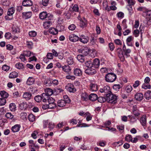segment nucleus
Instances as JSON below:
<instances>
[{
    "label": "nucleus",
    "instance_id": "obj_1",
    "mask_svg": "<svg viewBox=\"0 0 151 151\" xmlns=\"http://www.w3.org/2000/svg\"><path fill=\"white\" fill-rule=\"evenodd\" d=\"M64 99L59 100L58 101L57 104L58 106L63 107L65 106L66 104H69L70 102V100L67 95L63 96Z\"/></svg>",
    "mask_w": 151,
    "mask_h": 151
},
{
    "label": "nucleus",
    "instance_id": "obj_2",
    "mask_svg": "<svg viewBox=\"0 0 151 151\" xmlns=\"http://www.w3.org/2000/svg\"><path fill=\"white\" fill-rule=\"evenodd\" d=\"M106 97V101L108 102L111 103H115L116 102L117 96L111 93L107 94Z\"/></svg>",
    "mask_w": 151,
    "mask_h": 151
},
{
    "label": "nucleus",
    "instance_id": "obj_3",
    "mask_svg": "<svg viewBox=\"0 0 151 151\" xmlns=\"http://www.w3.org/2000/svg\"><path fill=\"white\" fill-rule=\"evenodd\" d=\"M116 78V75L112 73H109L105 76V80L106 82H113Z\"/></svg>",
    "mask_w": 151,
    "mask_h": 151
},
{
    "label": "nucleus",
    "instance_id": "obj_4",
    "mask_svg": "<svg viewBox=\"0 0 151 151\" xmlns=\"http://www.w3.org/2000/svg\"><path fill=\"white\" fill-rule=\"evenodd\" d=\"M100 91L101 93H104V95H105V96L107 95V94L111 93L110 88L109 86H107L101 88L100 89Z\"/></svg>",
    "mask_w": 151,
    "mask_h": 151
},
{
    "label": "nucleus",
    "instance_id": "obj_5",
    "mask_svg": "<svg viewBox=\"0 0 151 151\" xmlns=\"http://www.w3.org/2000/svg\"><path fill=\"white\" fill-rule=\"evenodd\" d=\"M65 88L70 92L74 93L76 91V89L75 88L74 85L72 83L68 84L65 86Z\"/></svg>",
    "mask_w": 151,
    "mask_h": 151
},
{
    "label": "nucleus",
    "instance_id": "obj_6",
    "mask_svg": "<svg viewBox=\"0 0 151 151\" xmlns=\"http://www.w3.org/2000/svg\"><path fill=\"white\" fill-rule=\"evenodd\" d=\"M78 51L79 52L81 53L83 56H86L89 53V49L88 47H86L83 48L78 49Z\"/></svg>",
    "mask_w": 151,
    "mask_h": 151
},
{
    "label": "nucleus",
    "instance_id": "obj_7",
    "mask_svg": "<svg viewBox=\"0 0 151 151\" xmlns=\"http://www.w3.org/2000/svg\"><path fill=\"white\" fill-rule=\"evenodd\" d=\"M85 73L88 75H92L96 73V70L93 68H88L85 70Z\"/></svg>",
    "mask_w": 151,
    "mask_h": 151
},
{
    "label": "nucleus",
    "instance_id": "obj_8",
    "mask_svg": "<svg viewBox=\"0 0 151 151\" xmlns=\"http://www.w3.org/2000/svg\"><path fill=\"white\" fill-rule=\"evenodd\" d=\"M32 97V94L31 93L25 92L24 93L23 98L26 101L30 100Z\"/></svg>",
    "mask_w": 151,
    "mask_h": 151
},
{
    "label": "nucleus",
    "instance_id": "obj_9",
    "mask_svg": "<svg viewBox=\"0 0 151 151\" xmlns=\"http://www.w3.org/2000/svg\"><path fill=\"white\" fill-rule=\"evenodd\" d=\"M69 39L70 41L75 42L79 40V37L74 34H72L69 36Z\"/></svg>",
    "mask_w": 151,
    "mask_h": 151
},
{
    "label": "nucleus",
    "instance_id": "obj_10",
    "mask_svg": "<svg viewBox=\"0 0 151 151\" xmlns=\"http://www.w3.org/2000/svg\"><path fill=\"white\" fill-rule=\"evenodd\" d=\"M89 37L87 36L83 35L81 37L79 38V41L84 44L86 43L89 40Z\"/></svg>",
    "mask_w": 151,
    "mask_h": 151
},
{
    "label": "nucleus",
    "instance_id": "obj_11",
    "mask_svg": "<svg viewBox=\"0 0 151 151\" xmlns=\"http://www.w3.org/2000/svg\"><path fill=\"white\" fill-rule=\"evenodd\" d=\"M49 14H47L46 12H43L40 13L39 14V17L41 19H44L46 18H49Z\"/></svg>",
    "mask_w": 151,
    "mask_h": 151
},
{
    "label": "nucleus",
    "instance_id": "obj_12",
    "mask_svg": "<svg viewBox=\"0 0 151 151\" xmlns=\"http://www.w3.org/2000/svg\"><path fill=\"white\" fill-rule=\"evenodd\" d=\"M98 89L97 85L95 83H91L90 85V90L92 91H96Z\"/></svg>",
    "mask_w": 151,
    "mask_h": 151
},
{
    "label": "nucleus",
    "instance_id": "obj_13",
    "mask_svg": "<svg viewBox=\"0 0 151 151\" xmlns=\"http://www.w3.org/2000/svg\"><path fill=\"white\" fill-rule=\"evenodd\" d=\"M100 65V61L99 59L96 58L92 62L93 68H98Z\"/></svg>",
    "mask_w": 151,
    "mask_h": 151
},
{
    "label": "nucleus",
    "instance_id": "obj_14",
    "mask_svg": "<svg viewBox=\"0 0 151 151\" xmlns=\"http://www.w3.org/2000/svg\"><path fill=\"white\" fill-rule=\"evenodd\" d=\"M22 4L24 6H32V3L31 0H24L22 3Z\"/></svg>",
    "mask_w": 151,
    "mask_h": 151
},
{
    "label": "nucleus",
    "instance_id": "obj_15",
    "mask_svg": "<svg viewBox=\"0 0 151 151\" xmlns=\"http://www.w3.org/2000/svg\"><path fill=\"white\" fill-rule=\"evenodd\" d=\"M21 126L19 124H16L13 126L11 128V130L14 132H18Z\"/></svg>",
    "mask_w": 151,
    "mask_h": 151
},
{
    "label": "nucleus",
    "instance_id": "obj_16",
    "mask_svg": "<svg viewBox=\"0 0 151 151\" xmlns=\"http://www.w3.org/2000/svg\"><path fill=\"white\" fill-rule=\"evenodd\" d=\"M143 95L142 93H137L135 95V99L139 101H141L143 98Z\"/></svg>",
    "mask_w": 151,
    "mask_h": 151
},
{
    "label": "nucleus",
    "instance_id": "obj_17",
    "mask_svg": "<svg viewBox=\"0 0 151 151\" xmlns=\"http://www.w3.org/2000/svg\"><path fill=\"white\" fill-rule=\"evenodd\" d=\"M23 17L25 19H27L31 17L32 15L31 12H23L22 13Z\"/></svg>",
    "mask_w": 151,
    "mask_h": 151
},
{
    "label": "nucleus",
    "instance_id": "obj_18",
    "mask_svg": "<svg viewBox=\"0 0 151 151\" xmlns=\"http://www.w3.org/2000/svg\"><path fill=\"white\" fill-rule=\"evenodd\" d=\"M96 37H95L94 36H91V39L90 40V45H96L97 46V45L96 44Z\"/></svg>",
    "mask_w": 151,
    "mask_h": 151
},
{
    "label": "nucleus",
    "instance_id": "obj_19",
    "mask_svg": "<svg viewBox=\"0 0 151 151\" xmlns=\"http://www.w3.org/2000/svg\"><path fill=\"white\" fill-rule=\"evenodd\" d=\"M50 97L49 96L46 94V93H43L42 94V101L44 102H47Z\"/></svg>",
    "mask_w": 151,
    "mask_h": 151
},
{
    "label": "nucleus",
    "instance_id": "obj_20",
    "mask_svg": "<svg viewBox=\"0 0 151 151\" xmlns=\"http://www.w3.org/2000/svg\"><path fill=\"white\" fill-rule=\"evenodd\" d=\"M74 74L76 76H81L82 75V71L80 69L77 68L74 69Z\"/></svg>",
    "mask_w": 151,
    "mask_h": 151
},
{
    "label": "nucleus",
    "instance_id": "obj_21",
    "mask_svg": "<svg viewBox=\"0 0 151 151\" xmlns=\"http://www.w3.org/2000/svg\"><path fill=\"white\" fill-rule=\"evenodd\" d=\"M52 24V22L50 20L45 22L43 23V26L45 29L48 28Z\"/></svg>",
    "mask_w": 151,
    "mask_h": 151
},
{
    "label": "nucleus",
    "instance_id": "obj_22",
    "mask_svg": "<svg viewBox=\"0 0 151 151\" xmlns=\"http://www.w3.org/2000/svg\"><path fill=\"white\" fill-rule=\"evenodd\" d=\"M0 94L1 97L4 99L7 98L9 96L8 93L4 91H1Z\"/></svg>",
    "mask_w": 151,
    "mask_h": 151
},
{
    "label": "nucleus",
    "instance_id": "obj_23",
    "mask_svg": "<svg viewBox=\"0 0 151 151\" xmlns=\"http://www.w3.org/2000/svg\"><path fill=\"white\" fill-rule=\"evenodd\" d=\"M98 98V96L97 95L94 93H92L89 96V99L92 101H96Z\"/></svg>",
    "mask_w": 151,
    "mask_h": 151
},
{
    "label": "nucleus",
    "instance_id": "obj_24",
    "mask_svg": "<svg viewBox=\"0 0 151 151\" xmlns=\"http://www.w3.org/2000/svg\"><path fill=\"white\" fill-rule=\"evenodd\" d=\"M144 97L145 98L148 100L151 99V91H147L145 93L144 95Z\"/></svg>",
    "mask_w": 151,
    "mask_h": 151
},
{
    "label": "nucleus",
    "instance_id": "obj_25",
    "mask_svg": "<svg viewBox=\"0 0 151 151\" xmlns=\"http://www.w3.org/2000/svg\"><path fill=\"white\" fill-rule=\"evenodd\" d=\"M35 81L34 79L32 77H29L28 79L27 83L28 85H30L32 84Z\"/></svg>",
    "mask_w": 151,
    "mask_h": 151
},
{
    "label": "nucleus",
    "instance_id": "obj_26",
    "mask_svg": "<svg viewBox=\"0 0 151 151\" xmlns=\"http://www.w3.org/2000/svg\"><path fill=\"white\" fill-rule=\"evenodd\" d=\"M51 81L49 78L45 79L44 81V84L47 86H50L52 85Z\"/></svg>",
    "mask_w": 151,
    "mask_h": 151
},
{
    "label": "nucleus",
    "instance_id": "obj_27",
    "mask_svg": "<svg viewBox=\"0 0 151 151\" xmlns=\"http://www.w3.org/2000/svg\"><path fill=\"white\" fill-rule=\"evenodd\" d=\"M18 76V73L15 72H13L10 73L9 75V77L11 78H15Z\"/></svg>",
    "mask_w": 151,
    "mask_h": 151
},
{
    "label": "nucleus",
    "instance_id": "obj_28",
    "mask_svg": "<svg viewBox=\"0 0 151 151\" xmlns=\"http://www.w3.org/2000/svg\"><path fill=\"white\" fill-rule=\"evenodd\" d=\"M49 32L53 35H56L58 33V30L54 28H50L49 29Z\"/></svg>",
    "mask_w": 151,
    "mask_h": 151
},
{
    "label": "nucleus",
    "instance_id": "obj_29",
    "mask_svg": "<svg viewBox=\"0 0 151 151\" xmlns=\"http://www.w3.org/2000/svg\"><path fill=\"white\" fill-rule=\"evenodd\" d=\"M15 8L14 7H11L9 9L7 12V14L9 16L12 15L14 12Z\"/></svg>",
    "mask_w": 151,
    "mask_h": 151
},
{
    "label": "nucleus",
    "instance_id": "obj_30",
    "mask_svg": "<svg viewBox=\"0 0 151 151\" xmlns=\"http://www.w3.org/2000/svg\"><path fill=\"white\" fill-rule=\"evenodd\" d=\"M133 37L131 36L128 37L126 40V42L128 45L129 46H132V44L129 43L133 39Z\"/></svg>",
    "mask_w": 151,
    "mask_h": 151
},
{
    "label": "nucleus",
    "instance_id": "obj_31",
    "mask_svg": "<svg viewBox=\"0 0 151 151\" xmlns=\"http://www.w3.org/2000/svg\"><path fill=\"white\" fill-rule=\"evenodd\" d=\"M124 53V55L126 56V57H128L130 56L129 54L131 52V50L129 49H125L123 50Z\"/></svg>",
    "mask_w": 151,
    "mask_h": 151
},
{
    "label": "nucleus",
    "instance_id": "obj_32",
    "mask_svg": "<svg viewBox=\"0 0 151 151\" xmlns=\"http://www.w3.org/2000/svg\"><path fill=\"white\" fill-rule=\"evenodd\" d=\"M88 95L86 92L82 93L81 95V99L83 101H86L88 99Z\"/></svg>",
    "mask_w": 151,
    "mask_h": 151
},
{
    "label": "nucleus",
    "instance_id": "obj_33",
    "mask_svg": "<svg viewBox=\"0 0 151 151\" xmlns=\"http://www.w3.org/2000/svg\"><path fill=\"white\" fill-rule=\"evenodd\" d=\"M62 68L63 70L65 72H69L71 70L70 67L68 66L65 65Z\"/></svg>",
    "mask_w": 151,
    "mask_h": 151
},
{
    "label": "nucleus",
    "instance_id": "obj_34",
    "mask_svg": "<svg viewBox=\"0 0 151 151\" xmlns=\"http://www.w3.org/2000/svg\"><path fill=\"white\" fill-rule=\"evenodd\" d=\"M85 65L88 68H93L92 62L90 60H87L85 63Z\"/></svg>",
    "mask_w": 151,
    "mask_h": 151
},
{
    "label": "nucleus",
    "instance_id": "obj_35",
    "mask_svg": "<svg viewBox=\"0 0 151 151\" xmlns=\"http://www.w3.org/2000/svg\"><path fill=\"white\" fill-rule=\"evenodd\" d=\"M84 56L79 55H77V58L78 60L81 63H83L84 61Z\"/></svg>",
    "mask_w": 151,
    "mask_h": 151
},
{
    "label": "nucleus",
    "instance_id": "obj_36",
    "mask_svg": "<svg viewBox=\"0 0 151 151\" xmlns=\"http://www.w3.org/2000/svg\"><path fill=\"white\" fill-rule=\"evenodd\" d=\"M67 61L69 65H71L73 64V58L71 56L68 57L67 59Z\"/></svg>",
    "mask_w": 151,
    "mask_h": 151
},
{
    "label": "nucleus",
    "instance_id": "obj_37",
    "mask_svg": "<svg viewBox=\"0 0 151 151\" xmlns=\"http://www.w3.org/2000/svg\"><path fill=\"white\" fill-rule=\"evenodd\" d=\"M46 91V93H45L49 96L51 95L53 93V91L52 90L49 88H47Z\"/></svg>",
    "mask_w": 151,
    "mask_h": 151
},
{
    "label": "nucleus",
    "instance_id": "obj_38",
    "mask_svg": "<svg viewBox=\"0 0 151 151\" xmlns=\"http://www.w3.org/2000/svg\"><path fill=\"white\" fill-rule=\"evenodd\" d=\"M10 109L11 111H14L16 109V106L14 103H11L9 105Z\"/></svg>",
    "mask_w": 151,
    "mask_h": 151
},
{
    "label": "nucleus",
    "instance_id": "obj_39",
    "mask_svg": "<svg viewBox=\"0 0 151 151\" xmlns=\"http://www.w3.org/2000/svg\"><path fill=\"white\" fill-rule=\"evenodd\" d=\"M34 99L36 102H40L41 101L42 99V95L40 96L37 95L34 98Z\"/></svg>",
    "mask_w": 151,
    "mask_h": 151
},
{
    "label": "nucleus",
    "instance_id": "obj_40",
    "mask_svg": "<svg viewBox=\"0 0 151 151\" xmlns=\"http://www.w3.org/2000/svg\"><path fill=\"white\" fill-rule=\"evenodd\" d=\"M16 67L18 69H22L24 68V65L22 63H18L16 64Z\"/></svg>",
    "mask_w": 151,
    "mask_h": 151
},
{
    "label": "nucleus",
    "instance_id": "obj_41",
    "mask_svg": "<svg viewBox=\"0 0 151 151\" xmlns=\"http://www.w3.org/2000/svg\"><path fill=\"white\" fill-rule=\"evenodd\" d=\"M97 99L98 101L101 103H103L106 101V97H99V98L98 97Z\"/></svg>",
    "mask_w": 151,
    "mask_h": 151
},
{
    "label": "nucleus",
    "instance_id": "obj_42",
    "mask_svg": "<svg viewBox=\"0 0 151 151\" xmlns=\"http://www.w3.org/2000/svg\"><path fill=\"white\" fill-rule=\"evenodd\" d=\"M132 89V87L131 85H128L125 88V90L127 93H130Z\"/></svg>",
    "mask_w": 151,
    "mask_h": 151
},
{
    "label": "nucleus",
    "instance_id": "obj_43",
    "mask_svg": "<svg viewBox=\"0 0 151 151\" xmlns=\"http://www.w3.org/2000/svg\"><path fill=\"white\" fill-rule=\"evenodd\" d=\"M29 121L31 122H34L35 119V116L33 114H30L28 116Z\"/></svg>",
    "mask_w": 151,
    "mask_h": 151
},
{
    "label": "nucleus",
    "instance_id": "obj_44",
    "mask_svg": "<svg viewBox=\"0 0 151 151\" xmlns=\"http://www.w3.org/2000/svg\"><path fill=\"white\" fill-rule=\"evenodd\" d=\"M5 117L7 119H12L14 117V115L11 113L8 112L5 115Z\"/></svg>",
    "mask_w": 151,
    "mask_h": 151
},
{
    "label": "nucleus",
    "instance_id": "obj_45",
    "mask_svg": "<svg viewBox=\"0 0 151 151\" xmlns=\"http://www.w3.org/2000/svg\"><path fill=\"white\" fill-rule=\"evenodd\" d=\"M72 9L71 10L72 11L75 12H78L79 9L78 6L76 4H74L73 7H72Z\"/></svg>",
    "mask_w": 151,
    "mask_h": 151
},
{
    "label": "nucleus",
    "instance_id": "obj_46",
    "mask_svg": "<svg viewBox=\"0 0 151 151\" xmlns=\"http://www.w3.org/2000/svg\"><path fill=\"white\" fill-rule=\"evenodd\" d=\"M12 31L14 33H18L20 32V29L18 27L14 26L12 28Z\"/></svg>",
    "mask_w": 151,
    "mask_h": 151
},
{
    "label": "nucleus",
    "instance_id": "obj_47",
    "mask_svg": "<svg viewBox=\"0 0 151 151\" xmlns=\"http://www.w3.org/2000/svg\"><path fill=\"white\" fill-rule=\"evenodd\" d=\"M140 122L143 126H145L146 122V118L144 117H142L140 119Z\"/></svg>",
    "mask_w": 151,
    "mask_h": 151
},
{
    "label": "nucleus",
    "instance_id": "obj_48",
    "mask_svg": "<svg viewBox=\"0 0 151 151\" xmlns=\"http://www.w3.org/2000/svg\"><path fill=\"white\" fill-rule=\"evenodd\" d=\"M133 113L135 116H138L139 115V113L138 110L135 107H133Z\"/></svg>",
    "mask_w": 151,
    "mask_h": 151
},
{
    "label": "nucleus",
    "instance_id": "obj_49",
    "mask_svg": "<svg viewBox=\"0 0 151 151\" xmlns=\"http://www.w3.org/2000/svg\"><path fill=\"white\" fill-rule=\"evenodd\" d=\"M29 35L31 37H35L37 35V32L34 31H30L29 33Z\"/></svg>",
    "mask_w": 151,
    "mask_h": 151
},
{
    "label": "nucleus",
    "instance_id": "obj_50",
    "mask_svg": "<svg viewBox=\"0 0 151 151\" xmlns=\"http://www.w3.org/2000/svg\"><path fill=\"white\" fill-rule=\"evenodd\" d=\"M128 5L130 6L134 5L135 3V1L134 0H129L127 2Z\"/></svg>",
    "mask_w": 151,
    "mask_h": 151
},
{
    "label": "nucleus",
    "instance_id": "obj_51",
    "mask_svg": "<svg viewBox=\"0 0 151 151\" xmlns=\"http://www.w3.org/2000/svg\"><path fill=\"white\" fill-rule=\"evenodd\" d=\"M6 103V100L2 98H0V106L4 105Z\"/></svg>",
    "mask_w": 151,
    "mask_h": 151
},
{
    "label": "nucleus",
    "instance_id": "obj_52",
    "mask_svg": "<svg viewBox=\"0 0 151 151\" xmlns=\"http://www.w3.org/2000/svg\"><path fill=\"white\" fill-rule=\"evenodd\" d=\"M26 103L24 102H23L20 103L19 104V106L20 109H25L26 107Z\"/></svg>",
    "mask_w": 151,
    "mask_h": 151
},
{
    "label": "nucleus",
    "instance_id": "obj_53",
    "mask_svg": "<svg viewBox=\"0 0 151 151\" xmlns=\"http://www.w3.org/2000/svg\"><path fill=\"white\" fill-rule=\"evenodd\" d=\"M85 114H86V115L87 116L86 118L87 121H89L91 119L92 116H91V115L89 112H86L85 113Z\"/></svg>",
    "mask_w": 151,
    "mask_h": 151
},
{
    "label": "nucleus",
    "instance_id": "obj_54",
    "mask_svg": "<svg viewBox=\"0 0 151 151\" xmlns=\"http://www.w3.org/2000/svg\"><path fill=\"white\" fill-rule=\"evenodd\" d=\"M125 139L128 142H130V141L131 142L132 139V137L130 135H127L125 137Z\"/></svg>",
    "mask_w": 151,
    "mask_h": 151
},
{
    "label": "nucleus",
    "instance_id": "obj_55",
    "mask_svg": "<svg viewBox=\"0 0 151 151\" xmlns=\"http://www.w3.org/2000/svg\"><path fill=\"white\" fill-rule=\"evenodd\" d=\"M31 52L29 51H24L23 54L25 56L29 57L31 55Z\"/></svg>",
    "mask_w": 151,
    "mask_h": 151
},
{
    "label": "nucleus",
    "instance_id": "obj_56",
    "mask_svg": "<svg viewBox=\"0 0 151 151\" xmlns=\"http://www.w3.org/2000/svg\"><path fill=\"white\" fill-rule=\"evenodd\" d=\"M120 88V85L119 84H115L113 86V88L116 91L119 90Z\"/></svg>",
    "mask_w": 151,
    "mask_h": 151
},
{
    "label": "nucleus",
    "instance_id": "obj_57",
    "mask_svg": "<svg viewBox=\"0 0 151 151\" xmlns=\"http://www.w3.org/2000/svg\"><path fill=\"white\" fill-rule=\"evenodd\" d=\"M86 24V22L84 20H81L80 21V26L81 27L83 28L84 27V26Z\"/></svg>",
    "mask_w": 151,
    "mask_h": 151
},
{
    "label": "nucleus",
    "instance_id": "obj_58",
    "mask_svg": "<svg viewBox=\"0 0 151 151\" xmlns=\"http://www.w3.org/2000/svg\"><path fill=\"white\" fill-rule=\"evenodd\" d=\"M76 26L75 24H72L69 26L68 29L71 30L73 31L75 29Z\"/></svg>",
    "mask_w": 151,
    "mask_h": 151
},
{
    "label": "nucleus",
    "instance_id": "obj_59",
    "mask_svg": "<svg viewBox=\"0 0 151 151\" xmlns=\"http://www.w3.org/2000/svg\"><path fill=\"white\" fill-rule=\"evenodd\" d=\"M9 69V67L7 65H4L2 67V69L5 71H7Z\"/></svg>",
    "mask_w": 151,
    "mask_h": 151
},
{
    "label": "nucleus",
    "instance_id": "obj_60",
    "mask_svg": "<svg viewBox=\"0 0 151 151\" xmlns=\"http://www.w3.org/2000/svg\"><path fill=\"white\" fill-rule=\"evenodd\" d=\"M69 122L73 124H76L78 122V121L76 119H73L70 121Z\"/></svg>",
    "mask_w": 151,
    "mask_h": 151
},
{
    "label": "nucleus",
    "instance_id": "obj_61",
    "mask_svg": "<svg viewBox=\"0 0 151 151\" xmlns=\"http://www.w3.org/2000/svg\"><path fill=\"white\" fill-rule=\"evenodd\" d=\"M118 56L120 60L122 62H123L125 60L124 57V55H123V53L121 54H119L118 55Z\"/></svg>",
    "mask_w": 151,
    "mask_h": 151
},
{
    "label": "nucleus",
    "instance_id": "obj_62",
    "mask_svg": "<svg viewBox=\"0 0 151 151\" xmlns=\"http://www.w3.org/2000/svg\"><path fill=\"white\" fill-rule=\"evenodd\" d=\"M13 97L16 98L20 96L19 93L18 91H16L13 94Z\"/></svg>",
    "mask_w": 151,
    "mask_h": 151
},
{
    "label": "nucleus",
    "instance_id": "obj_63",
    "mask_svg": "<svg viewBox=\"0 0 151 151\" xmlns=\"http://www.w3.org/2000/svg\"><path fill=\"white\" fill-rule=\"evenodd\" d=\"M114 42L115 44L117 45H122V41L119 39H116L114 40Z\"/></svg>",
    "mask_w": 151,
    "mask_h": 151
},
{
    "label": "nucleus",
    "instance_id": "obj_64",
    "mask_svg": "<svg viewBox=\"0 0 151 151\" xmlns=\"http://www.w3.org/2000/svg\"><path fill=\"white\" fill-rule=\"evenodd\" d=\"M133 34L135 37H137L139 35V31L138 29H135L134 30Z\"/></svg>",
    "mask_w": 151,
    "mask_h": 151
}]
</instances>
